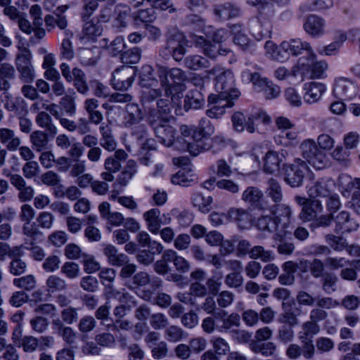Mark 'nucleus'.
<instances>
[{"mask_svg": "<svg viewBox=\"0 0 360 360\" xmlns=\"http://www.w3.org/2000/svg\"><path fill=\"white\" fill-rule=\"evenodd\" d=\"M249 27L251 34L257 40L269 37L271 32L270 22L257 18L250 21Z\"/></svg>", "mask_w": 360, "mask_h": 360, "instance_id": "27", "label": "nucleus"}, {"mask_svg": "<svg viewBox=\"0 0 360 360\" xmlns=\"http://www.w3.org/2000/svg\"><path fill=\"white\" fill-rule=\"evenodd\" d=\"M241 199L246 204L260 211L267 210L269 208L262 191L256 186H248L243 192Z\"/></svg>", "mask_w": 360, "mask_h": 360, "instance_id": "14", "label": "nucleus"}, {"mask_svg": "<svg viewBox=\"0 0 360 360\" xmlns=\"http://www.w3.org/2000/svg\"><path fill=\"white\" fill-rule=\"evenodd\" d=\"M137 172L136 162L133 160H129L127 162L122 172L119 174L116 181L113 184L115 187H125L133 178Z\"/></svg>", "mask_w": 360, "mask_h": 360, "instance_id": "33", "label": "nucleus"}, {"mask_svg": "<svg viewBox=\"0 0 360 360\" xmlns=\"http://www.w3.org/2000/svg\"><path fill=\"white\" fill-rule=\"evenodd\" d=\"M325 240L335 251L341 252L347 248V240L342 237L328 234L325 236Z\"/></svg>", "mask_w": 360, "mask_h": 360, "instance_id": "57", "label": "nucleus"}, {"mask_svg": "<svg viewBox=\"0 0 360 360\" xmlns=\"http://www.w3.org/2000/svg\"><path fill=\"white\" fill-rule=\"evenodd\" d=\"M205 98L202 94L198 89L189 91L184 99V109L188 110L191 108H200L204 103Z\"/></svg>", "mask_w": 360, "mask_h": 360, "instance_id": "38", "label": "nucleus"}, {"mask_svg": "<svg viewBox=\"0 0 360 360\" xmlns=\"http://www.w3.org/2000/svg\"><path fill=\"white\" fill-rule=\"evenodd\" d=\"M82 30V37L81 39L87 40H94L95 37L102 34L103 28L98 22H94L93 20H84Z\"/></svg>", "mask_w": 360, "mask_h": 360, "instance_id": "44", "label": "nucleus"}, {"mask_svg": "<svg viewBox=\"0 0 360 360\" xmlns=\"http://www.w3.org/2000/svg\"><path fill=\"white\" fill-rule=\"evenodd\" d=\"M233 42L235 44L240 47L245 52L253 53L255 51L254 44L249 39L245 34H242L233 37Z\"/></svg>", "mask_w": 360, "mask_h": 360, "instance_id": "62", "label": "nucleus"}, {"mask_svg": "<svg viewBox=\"0 0 360 360\" xmlns=\"http://www.w3.org/2000/svg\"><path fill=\"white\" fill-rule=\"evenodd\" d=\"M337 232H349L357 229L358 225L350 218L349 212L342 211L335 217Z\"/></svg>", "mask_w": 360, "mask_h": 360, "instance_id": "36", "label": "nucleus"}, {"mask_svg": "<svg viewBox=\"0 0 360 360\" xmlns=\"http://www.w3.org/2000/svg\"><path fill=\"white\" fill-rule=\"evenodd\" d=\"M216 318L218 319L219 333H232L233 328H238L240 325V316L237 313L229 314L224 309H219L216 312Z\"/></svg>", "mask_w": 360, "mask_h": 360, "instance_id": "16", "label": "nucleus"}, {"mask_svg": "<svg viewBox=\"0 0 360 360\" xmlns=\"http://www.w3.org/2000/svg\"><path fill=\"white\" fill-rule=\"evenodd\" d=\"M202 51L205 56L214 59L218 55H226L229 50L220 49L219 44L208 41L202 49Z\"/></svg>", "mask_w": 360, "mask_h": 360, "instance_id": "58", "label": "nucleus"}, {"mask_svg": "<svg viewBox=\"0 0 360 360\" xmlns=\"http://www.w3.org/2000/svg\"><path fill=\"white\" fill-rule=\"evenodd\" d=\"M234 100L228 96L211 94L208 98L210 108L207 110V115L210 118H219L225 113L226 108L233 105Z\"/></svg>", "mask_w": 360, "mask_h": 360, "instance_id": "11", "label": "nucleus"}, {"mask_svg": "<svg viewBox=\"0 0 360 360\" xmlns=\"http://www.w3.org/2000/svg\"><path fill=\"white\" fill-rule=\"evenodd\" d=\"M249 257L253 259H260L263 262H271L274 259V251L266 249L262 245H255L251 248Z\"/></svg>", "mask_w": 360, "mask_h": 360, "instance_id": "43", "label": "nucleus"}, {"mask_svg": "<svg viewBox=\"0 0 360 360\" xmlns=\"http://www.w3.org/2000/svg\"><path fill=\"white\" fill-rule=\"evenodd\" d=\"M193 181L191 171H187L186 168H181L175 174L171 177L173 184L187 186Z\"/></svg>", "mask_w": 360, "mask_h": 360, "instance_id": "55", "label": "nucleus"}, {"mask_svg": "<svg viewBox=\"0 0 360 360\" xmlns=\"http://www.w3.org/2000/svg\"><path fill=\"white\" fill-rule=\"evenodd\" d=\"M101 134L100 145L108 151H113L117 148V142L110 124L101 123L99 127Z\"/></svg>", "mask_w": 360, "mask_h": 360, "instance_id": "32", "label": "nucleus"}, {"mask_svg": "<svg viewBox=\"0 0 360 360\" xmlns=\"http://www.w3.org/2000/svg\"><path fill=\"white\" fill-rule=\"evenodd\" d=\"M150 283L154 288H158L162 284L160 278H155L151 280L146 272L140 271L133 276V283L136 286H146Z\"/></svg>", "mask_w": 360, "mask_h": 360, "instance_id": "51", "label": "nucleus"}, {"mask_svg": "<svg viewBox=\"0 0 360 360\" xmlns=\"http://www.w3.org/2000/svg\"><path fill=\"white\" fill-rule=\"evenodd\" d=\"M333 94L338 98L351 100L356 96L358 87L346 78H339L334 84Z\"/></svg>", "mask_w": 360, "mask_h": 360, "instance_id": "17", "label": "nucleus"}, {"mask_svg": "<svg viewBox=\"0 0 360 360\" xmlns=\"http://www.w3.org/2000/svg\"><path fill=\"white\" fill-rule=\"evenodd\" d=\"M155 12L151 6L146 9H140L134 13V19L144 23H149L155 19Z\"/></svg>", "mask_w": 360, "mask_h": 360, "instance_id": "60", "label": "nucleus"}, {"mask_svg": "<svg viewBox=\"0 0 360 360\" xmlns=\"http://www.w3.org/2000/svg\"><path fill=\"white\" fill-rule=\"evenodd\" d=\"M150 325L155 330H161L169 326L167 317L162 313H155L150 316Z\"/></svg>", "mask_w": 360, "mask_h": 360, "instance_id": "59", "label": "nucleus"}, {"mask_svg": "<svg viewBox=\"0 0 360 360\" xmlns=\"http://www.w3.org/2000/svg\"><path fill=\"white\" fill-rule=\"evenodd\" d=\"M325 20L316 15H309L304 23V30L313 37H320L325 33Z\"/></svg>", "mask_w": 360, "mask_h": 360, "instance_id": "24", "label": "nucleus"}, {"mask_svg": "<svg viewBox=\"0 0 360 360\" xmlns=\"http://www.w3.org/2000/svg\"><path fill=\"white\" fill-rule=\"evenodd\" d=\"M181 135L184 137H189L197 141H200L203 139L211 136L214 133V127L211 122L206 117L202 118L198 127H188L181 125L180 127Z\"/></svg>", "mask_w": 360, "mask_h": 360, "instance_id": "8", "label": "nucleus"}, {"mask_svg": "<svg viewBox=\"0 0 360 360\" xmlns=\"http://www.w3.org/2000/svg\"><path fill=\"white\" fill-rule=\"evenodd\" d=\"M103 253L107 257L108 262L115 266H121L129 261L125 254L119 252L117 248L111 244L103 245Z\"/></svg>", "mask_w": 360, "mask_h": 360, "instance_id": "28", "label": "nucleus"}, {"mask_svg": "<svg viewBox=\"0 0 360 360\" xmlns=\"http://www.w3.org/2000/svg\"><path fill=\"white\" fill-rule=\"evenodd\" d=\"M125 110L123 123L126 127H131L143 119L144 114L138 104L128 103L126 105Z\"/></svg>", "mask_w": 360, "mask_h": 360, "instance_id": "31", "label": "nucleus"}, {"mask_svg": "<svg viewBox=\"0 0 360 360\" xmlns=\"http://www.w3.org/2000/svg\"><path fill=\"white\" fill-rule=\"evenodd\" d=\"M305 60L306 59L300 58L297 63L291 70H288L284 66L278 67L275 70L274 76L278 81H283L288 79L291 77H296L298 75H304L306 71L308 70L305 68Z\"/></svg>", "mask_w": 360, "mask_h": 360, "instance_id": "19", "label": "nucleus"}, {"mask_svg": "<svg viewBox=\"0 0 360 360\" xmlns=\"http://www.w3.org/2000/svg\"><path fill=\"white\" fill-rule=\"evenodd\" d=\"M283 159L284 154L282 152L268 151L264 158V171L269 174H274L278 172Z\"/></svg>", "mask_w": 360, "mask_h": 360, "instance_id": "30", "label": "nucleus"}, {"mask_svg": "<svg viewBox=\"0 0 360 360\" xmlns=\"http://www.w3.org/2000/svg\"><path fill=\"white\" fill-rule=\"evenodd\" d=\"M157 112L153 110L148 116L149 124L153 127L157 138L166 146H171L172 144H177L175 142V129L168 124L169 121L156 120Z\"/></svg>", "mask_w": 360, "mask_h": 360, "instance_id": "2", "label": "nucleus"}, {"mask_svg": "<svg viewBox=\"0 0 360 360\" xmlns=\"http://www.w3.org/2000/svg\"><path fill=\"white\" fill-rule=\"evenodd\" d=\"M168 250L167 259L170 261V262H173L176 270L183 274L188 272L191 269L190 262L184 257L179 255L175 250L172 249Z\"/></svg>", "mask_w": 360, "mask_h": 360, "instance_id": "39", "label": "nucleus"}, {"mask_svg": "<svg viewBox=\"0 0 360 360\" xmlns=\"http://www.w3.org/2000/svg\"><path fill=\"white\" fill-rule=\"evenodd\" d=\"M157 83L158 80L155 78L153 68L149 65H143L140 72V85L150 88Z\"/></svg>", "mask_w": 360, "mask_h": 360, "instance_id": "49", "label": "nucleus"}, {"mask_svg": "<svg viewBox=\"0 0 360 360\" xmlns=\"http://www.w3.org/2000/svg\"><path fill=\"white\" fill-rule=\"evenodd\" d=\"M96 319L89 315L82 317L79 321L78 329L82 333H89L96 326Z\"/></svg>", "mask_w": 360, "mask_h": 360, "instance_id": "64", "label": "nucleus"}, {"mask_svg": "<svg viewBox=\"0 0 360 360\" xmlns=\"http://www.w3.org/2000/svg\"><path fill=\"white\" fill-rule=\"evenodd\" d=\"M302 156L309 165L316 169L323 168L326 165V155L322 151L314 140L308 139L301 143Z\"/></svg>", "mask_w": 360, "mask_h": 360, "instance_id": "3", "label": "nucleus"}, {"mask_svg": "<svg viewBox=\"0 0 360 360\" xmlns=\"http://www.w3.org/2000/svg\"><path fill=\"white\" fill-rule=\"evenodd\" d=\"M158 76L160 80L161 88L165 91V94L168 96L172 94V84L168 77H169L174 84L181 86L186 80V75L184 70L180 68L168 69L164 66H158Z\"/></svg>", "mask_w": 360, "mask_h": 360, "instance_id": "5", "label": "nucleus"}, {"mask_svg": "<svg viewBox=\"0 0 360 360\" xmlns=\"http://www.w3.org/2000/svg\"><path fill=\"white\" fill-rule=\"evenodd\" d=\"M148 94L149 97L151 98L152 100L160 98L156 103L157 108L150 109L149 110L148 115L153 110H155L157 112V115L155 116L156 120L169 121V116L171 112V108L173 107L169 99V96L171 95L167 96L162 88L151 89L149 91Z\"/></svg>", "mask_w": 360, "mask_h": 360, "instance_id": "9", "label": "nucleus"}, {"mask_svg": "<svg viewBox=\"0 0 360 360\" xmlns=\"http://www.w3.org/2000/svg\"><path fill=\"white\" fill-rule=\"evenodd\" d=\"M304 91V101L307 103H315L320 100L323 93L326 91V86L320 82H307L303 86Z\"/></svg>", "mask_w": 360, "mask_h": 360, "instance_id": "22", "label": "nucleus"}, {"mask_svg": "<svg viewBox=\"0 0 360 360\" xmlns=\"http://www.w3.org/2000/svg\"><path fill=\"white\" fill-rule=\"evenodd\" d=\"M30 17L32 22L24 18V33H34L37 39H42L45 34V30L42 27L43 19L41 7L37 5H33L30 9Z\"/></svg>", "mask_w": 360, "mask_h": 360, "instance_id": "10", "label": "nucleus"}, {"mask_svg": "<svg viewBox=\"0 0 360 360\" xmlns=\"http://www.w3.org/2000/svg\"><path fill=\"white\" fill-rule=\"evenodd\" d=\"M131 8L129 6L120 4L115 9L114 26L118 28L125 27L128 22V17Z\"/></svg>", "mask_w": 360, "mask_h": 360, "instance_id": "50", "label": "nucleus"}, {"mask_svg": "<svg viewBox=\"0 0 360 360\" xmlns=\"http://www.w3.org/2000/svg\"><path fill=\"white\" fill-rule=\"evenodd\" d=\"M105 47L108 54L112 56H117L124 53V50L126 47V44L122 37H117L113 40L110 41L108 44V40L105 39Z\"/></svg>", "mask_w": 360, "mask_h": 360, "instance_id": "47", "label": "nucleus"}, {"mask_svg": "<svg viewBox=\"0 0 360 360\" xmlns=\"http://www.w3.org/2000/svg\"><path fill=\"white\" fill-rule=\"evenodd\" d=\"M215 89L217 94L231 99H237L240 95L238 89L235 88L234 75L230 70H222L217 75Z\"/></svg>", "mask_w": 360, "mask_h": 360, "instance_id": "4", "label": "nucleus"}, {"mask_svg": "<svg viewBox=\"0 0 360 360\" xmlns=\"http://www.w3.org/2000/svg\"><path fill=\"white\" fill-rule=\"evenodd\" d=\"M143 298L145 300L151 302L162 308H167L172 304L171 296L165 292H159L155 297H153L150 292H144Z\"/></svg>", "mask_w": 360, "mask_h": 360, "instance_id": "52", "label": "nucleus"}, {"mask_svg": "<svg viewBox=\"0 0 360 360\" xmlns=\"http://www.w3.org/2000/svg\"><path fill=\"white\" fill-rule=\"evenodd\" d=\"M165 338L169 342H178L186 338V333L177 326H167L165 330Z\"/></svg>", "mask_w": 360, "mask_h": 360, "instance_id": "53", "label": "nucleus"}, {"mask_svg": "<svg viewBox=\"0 0 360 360\" xmlns=\"http://www.w3.org/2000/svg\"><path fill=\"white\" fill-rule=\"evenodd\" d=\"M184 65L190 70H199L208 68L210 63L207 59L201 56L192 55L185 58Z\"/></svg>", "mask_w": 360, "mask_h": 360, "instance_id": "48", "label": "nucleus"}, {"mask_svg": "<svg viewBox=\"0 0 360 360\" xmlns=\"http://www.w3.org/2000/svg\"><path fill=\"white\" fill-rule=\"evenodd\" d=\"M187 46L188 41L185 36L176 32L168 37L165 49L176 61H180L186 53Z\"/></svg>", "mask_w": 360, "mask_h": 360, "instance_id": "12", "label": "nucleus"}, {"mask_svg": "<svg viewBox=\"0 0 360 360\" xmlns=\"http://www.w3.org/2000/svg\"><path fill=\"white\" fill-rule=\"evenodd\" d=\"M191 202L193 205L197 207L200 212L207 213L211 210L212 198L211 196L205 197L202 193L195 192L192 195Z\"/></svg>", "mask_w": 360, "mask_h": 360, "instance_id": "46", "label": "nucleus"}, {"mask_svg": "<svg viewBox=\"0 0 360 360\" xmlns=\"http://www.w3.org/2000/svg\"><path fill=\"white\" fill-rule=\"evenodd\" d=\"M281 49L288 55L297 56L302 53L303 51L308 52L309 57L314 60L316 59V54L313 51L309 43L302 39H292L289 41H284L281 44Z\"/></svg>", "mask_w": 360, "mask_h": 360, "instance_id": "15", "label": "nucleus"}, {"mask_svg": "<svg viewBox=\"0 0 360 360\" xmlns=\"http://www.w3.org/2000/svg\"><path fill=\"white\" fill-rule=\"evenodd\" d=\"M333 5V0H314L311 4L302 5L300 9L302 12L319 11L330 8Z\"/></svg>", "mask_w": 360, "mask_h": 360, "instance_id": "54", "label": "nucleus"}, {"mask_svg": "<svg viewBox=\"0 0 360 360\" xmlns=\"http://www.w3.org/2000/svg\"><path fill=\"white\" fill-rule=\"evenodd\" d=\"M24 235L30 238V239L24 238V240L26 241L25 243L26 245H24V248L30 250L31 256L36 260H42L45 256L44 250L41 248L34 245V240H36L41 236V233L37 231V229L30 230L28 226L24 225Z\"/></svg>", "mask_w": 360, "mask_h": 360, "instance_id": "23", "label": "nucleus"}, {"mask_svg": "<svg viewBox=\"0 0 360 360\" xmlns=\"http://www.w3.org/2000/svg\"><path fill=\"white\" fill-rule=\"evenodd\" d=\"M72 76L74 86L77 91L83 95H86L89 88L86 82L85 73L81 69L75 68L72 69Z\"/></svg>", "mask_w": 360, "mask_h": 360, "instance_id": "45", "label": "nucleus"}, {"mask_svg": "<svg viewBox=\"0 0 360 360\" xmlns=\"http://www.w3.org/2000/svg\"><path fill=\"white\" fill-rule=\"evenodd\" d=\"M30 141L37 150H41L47 144V133L36 131L31 134Z\"/></svg>", "mask_w": 360, "mask_h": 360, "instance_id": "61", "label": "nucleus"}, {"mask_svg": "<svg viewBox=\"0 0 360 360\" xmlns=\"http://www.w3.org/2000/svg\"><path fill=\"white\" fill-rule=\"evenodd\" d=\"M176 143L182 144L181 147V150H186L189 152L191 155L194 156L198 155L205 149L202 140L197 141L193 140L191 138V136L189 137H184L181 135V137L177 138Z\"/></svg>", "mask_w": 360, "mask_h": 360, "instance_id": "34", "label": "nucleus"}, {"mask_svg": "<svg viewBox=\"0 0 360 360\" xmlns=\"http://www.w3.org/2000/svg\"><path fill=\"white\" fill-rule=\"evenodd\" d=\"M265 193L275 205L280 203L283 200V194L281 186L277 180L273 178L268 180Z\"/></svg>", "mask_w": 360, "mask_h": 360, "instance_id": "40", "label": "nucleus"}, {"mask_svg": "<svg viewBox=\"0 0 360 360\" xmlns=\"http://www.w3.org/2000/svg\"><path fill=\"white\" fill-rule=\"evenodd\" d=\"M36 122L50 136H54L57 134L58 129L53 124L51 117L47 112H40L37 116Z\"/></svg>", "mask_w": 360, "mask_h": 360, "instance_id": "41", "label": "nucleus"}, {"mask_svg": "<svg viewBox=\"0 0 360 360\" xmlns=\"http://www.w3.org/2000/svg\"><path fill=\"white\" fill-rule=\"evenodd\" d=\"M334 183L328 179H321L308 188V194L311 198H328L330 195Z\"/></svg>", "mask_w": 360, "mask_h": 360, "instance_id": "20", "label": "nucleus"}, {"mask_svg": "<svg viewBox=\"0 0 360 360\" xmlns=\"http://www.w3.org/2000/svg\"><path fill=\"white\" fill-rule=\"evenodd\" d=\"M136 70L129 66L116 69L112 75L110 84L116 91H127L134 82Z\"/></svg>", "mask_w": 360, "mask_h": 360, "instance_id": "7", "label": "nucleus"}, {"mask_svg": "<svg viewBox=\"0 0 360 360\" xmlns=\"http://www.w3.org/2000/svg\"><path fill=\"white\" fill-rule=\"evenodd\" d=\"M84 109L88 115L89 122L95 125L101 124L103 113L98 110L99 101L94 98H87L84 102Z\"/></svg>", "mask_w": 360, "mask_h": 360, "instance_id": "29", "label": "nucleus"}, {"mask_svg": "<svg viewBox=\"0 0 360 360\" xmlns=\"http://www.w3.org/2000/svg\"><path fill=\"white\" fill-rule=\"evenodd\" d=\"M316 59L312 60L309 56L307 59L308 63H305V68L308 69L304 75H309L310 78L321 79L326 76V70L328 68V65L325 60L315 61Z\"/></svg>", "mask_w": 360, "mask_h": 360, "instance_id": "26", "label": "nucleus"}, {"mask_svg": "<svg viewBox=\"0 0 360 360\" xmlns=\"http://www.w3.org/2000/svg\"><path fill=\"white\" fill-rule=\"evenodd\" d=\"M255 226L259 231L269 233H276L280 229L274 214L259 216L256 221Z\"/></svg>", "mask_w": 360, "mask_h": 360, "instance_id": "35", "label": "nucleus"}, {"mask_svg": "<svg viewBox=\"0 0 360 360\" xmlns=\"http://www.w3.org/2000/svg\"><path fill=\"white\" fill-rule=\"evenodd\" d=\"M229 222H235L240 229H245L251 224V214L245 209L232 207L228 211Z\"/></svg>", "mask_w": 360, "mask_h": 360, "instance_id": "25", "label": "nucleus"}, {"mask_svg": "<svg viewBox=\"0 0 360 360\" xmlns=\"http://www.w3.org/2000/svg\"><path fill=\"white\" fill-rule=\"evenodd\" d=\"M143 217L146 223L148 231L158 234L162 225H167L171 222V217L169 214L161 215L160 210L158 208H152L144 212Z\"/></svg>", "mask_w": 360, "mask_h": 360, "instance_id": "13", "label": "nucleus"}, {"mask_svg": "<svg viewBox=\"0 0 360 360\" xmlns=\"http://www.w3.org/2000/svg\"><path fill=\"white\" fill-rule=\"evenodd\" d=\"M309 167L305 161L296 158L293 163L288 165L285 167V182L291 187L300 186L307 172L309 171Z\"/></svg>", "mask_w": 360, "mask_h": 360, "instance_id": "6", "label": "nucleus"}, {"mask_svg": "<svg viewBox=\"0 0 360 360\" xmlns=\"http://www.w3.org/2000/svg\"><path fill=\"white\" fill-rule=\"evenodd\" d=\"M0 142L5 145L6 149L8 151L14 152L18 150L20 155L22 156L21 139L15 134L13 130L7 128H1Z\"/></svg>", "mask_w": 360, "mask_h": 360, "instance_id": "21", "label": "nucleus"}, {"mask_svg": "<svg viewBox=\"0 0 360 360\" xmlns=\"http://www.w3.org/2000/svg\"><path fill=\"white\" fill-rule=\"evenodd\" d=\"M319 332V325L309 320L302 325V330L299 332V338L302 342H305L310 340L311 338Z\"/></svg>", "mask_w": 360, "mask_h": 360, "instance_id": "42", "label": "nucleus"}, {"mask_svg": "<svg viewBox=\"0 0 360 360\" xmlns=\"http://www.w3.org/2000/svg\"><path fill=\"white\" fill-rule=\"evenodd\" d=\"M24 82H31L34 79V69L31 63L32 54L24 48Z\"/></svg>", "mask_w": 360, "mask_h": 360, "instance_id": "56", "label": "nucleus"}, {"mask_svg": "<svg viewBox=\"0 0 360 360\" xmlns=\"http://www.w3.org/2000/svg\"><path fill=\"white\" fill-rule=\"evenodd\" d=\"M256 87L264 93L267 99L276 98L281 93L280 87L266 77H262Z\"/></svg>", "mask_w": 360, "mask_h": 360, "instance_id": "37", "label": "nucleus"}, {"mask_svg": "<svg viewBox=\"0 0 360 360\" xmlns=\"http://www.w3.org/2000/svg\"><path fill=\"white\" fill-rule=\"evenodd\" d=\"M295 338V332L292 328L283 325L278 329L277 332L278 340L283 344L291 342Z\"/></svg>", "mask_w": 360, "mask_h": 360, "instance_id": "63", "label": "nucleus"}, {"mask_svg": "<svg viewBox=\"0 0 360 360\" xmlns=\"http://www.w3.org/2000/svg\"><path fill=\"white\" fill-rule=\"evenodd\" d=\"M277 221L280 229L276 233V238L282 239L291 235L292 226L291 225L292 210L291 207L287 204H276L269 207Z\"/></svg>", "mask_w": 360, "mask_h": 360, "instance_id": "1", "label": "nucleus"}, {"mask_svg": "<svg viewBox=\"0 0 360 360\" xmlns=\"http://www.w3.org/2000/svg\"><path fill=\"white\" fill-rule=\"evenodd\" d=\"M240 7L231 2H225L215 4L213 6V13L216 18L220 21H226L240 15Z\"/></svg>", "mask_w": 360, "mask_h": 360, "instance_id": "18", "label": "nucleus"}]
</instances>
